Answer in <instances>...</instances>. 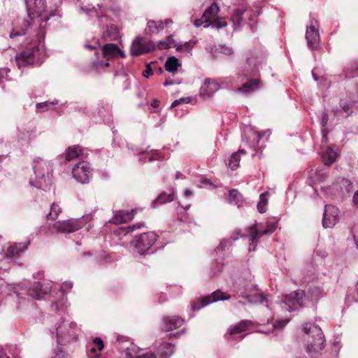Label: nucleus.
Returning a JSON list of instances; mask_svg holds the SVG:
<instances>
[{
  "instance_id": "obj_22",
  "label": "nucleus",
  "mask_w": 358,
  "mask_h": 358,
  "mask_svg": "<svg viewBox=\"0 0 358 358\" xmlns=\"http://www.w3.org/2000/svg\"><path fill=\"white\" fill-rule=\"evenodd\" d=\"M135 214V210H132L131 211H117L113 216L111 220V222L114 224H121L124 222H127L128 221H131Z\"/></svg>"
},
{
  "instance_id": "obj_64",
  "label": "nucleus",
  "mask_w": 358,
  "mask_h": 358,
  "mask_svg": "<svg viewBox=\"0 0 358 358\" xmlns=\"http://www.w3.org/2000/svg\"><path fill=\"white\" fill-rule=\"evenodd\" d=\"M158 106V101L157 100H154L152 103V107H157Z\"/></svg>"
},
{
  "instance_id": "obj_60",
  "label": "nucleus",
  "mask_w": 358,
  "mask_h": 358,
  "mask_svg": "<svg viewBox=\"0 0 358 358\" xmlns=\"http://www.w3.org/2000/svg\"><path fill=\"white\" fill-rule=\"evenodd\" d=\"M179 101H180V103H189L191 101V99H190V97L180 98L179 99Z\"/></svg>"
},
{
  "instance_id": "obj_25",
  "label": "nucleus",
  "mask_w": 358,
  "mask_h": 358,
  "mask_svg": "<svg viewBox=\"0 0 358 358\" xmlns=\"http://www.w3.org/2000/svg\"><path fill=\"white\" fill-rule=\"evenodd\" d=\"M29 243V241H27L24 243H19L10 245L6 250V255L8 257H13L18 255L20 252H23L27 248Z\"/></svg>"
},
{
  "instance_id": "obj_7",
  "label": "nucleus",
  "mask_w": 358,
  "mask_h": 358,
  "mask_svg": "<svg viewBox=\"0 0 358 358\" xmlns=\"http://www.w3.org/2000/svg\"><path fill=\"white\" fill-rule=\"evenodd\" d=\"M277 227V223L275 222H267L265 229H262V224H254L248 229V234L247 236L249 238V241L251 242L252 248L250 247V250H254L255 249V243H257L259 238L264 235L272 234L275 228Z\"/></svg>"
},
{
  "instance_id": "obj_44",
  "label": "nucleus",
  "mask_w": 358,
  "mask_h": 358,
  "mask_svg": "<svg viewBox=\"0 0 358 358\" xmlns=\"http://www.w3.org/2000/svg\"><path fill=\"white\" fill-rule=\"evenodd\" d=\"M73 287V283L71 281H66L60 286V291L62 294L68 292Z\"/></svg>"
},
{
  "instance_id": "obj_46",
  "label": "nucleus",
  "mask_w": 358,
  "mask_h": 358,
  "mask_svg": "<svg viewBox=\"0 0 358 358\" xmlns=\"http://www.w3.org/2000/svg\"><path fill=\"white\" fill-rule=\"evenodd\" d=\"M220 52L227 56H231L234 54V50L231 47L222 45L220 47Z\"/></svg>"
},
{
  "instance_id": "obj_20",
  "label": "nucleus",
  "mask_w": 358,
  "mask_h": 358,
  "mask_svg": "<svg viewBox=\"0 0 358 358\" xmlns=\"http://www.w3.org/2000/svg\"><path fill=\"white\" fill-rule=\"evenodd\" d=\"M102 55L107 60H109L117 55H120L121 57L124 56V53L117 45L113 43H107L102 47Z\"/></svg>"
},
{
  "instance_id": "obj_45",
  "label": "nucleus",
  "mask_w": 358,
  "mask_h": 358,
  "mask_svg": "<svg viewBox=\"0 0 358 358\" xmlns=\"http://www.w3.org/2000/svg\"><path fill=\"white\" fill-rule=\"evenodd\" d=\"M316 180L319 182H322L326 180L327 175L323 170L317 171L315 173Z\"/></svg>"
},
{
  "instance_id": "obj_62",
  "label": "nucleus",
  "mask_w": 358,
  "mask_h": 358,
  "mask_svg": "<svg viewBox=\"0 0 358 358\" xmlns=\"http://www.w3.org/2000/svg\"><path fill=\"white\" fill-rule=\"evenodd\" d=\"M184 195L187 197L192 195V192L189 189H186L184 192Z\"/></svg>"
},
{
  "instance_id": "obj_26",
  "label": "nucleus",
  "mask_w": 358,
  "mask_h": 358,
  "mask_svg": "<svg viewBox=\"0 0 358 358\" xmlns=\"http://www.w3.org/2000/svg\"><path fill=\"white\" fill-rule=\"evenodd\" d=\"M181 66L179 59L175 56L169 57L165 62V70L171 73H176L178 69Z\"/></svg>"
},
{
  "instance_id": "obj_3",
  "label": "nucleus",
  "mask_w": 358,
  "mask_h": 358,
  "mask_svg": "<svg viewBox=\"0 0 358 358\" xmlns=\"http://www.w3.org/2000/svg\"><path fill=\"white\" fill-rule=\"evenodd\" d=\"M303 345L308 353H318L324 347V336L322 329L315 324H305L303 325Z\"/></svg>"
},
{
  "instance_id": "obj_47",
  "label": "nucleus",
  "mask_w": 358,
  "mask_h": 358,
  "mask_svg": "<svg viewBox=\"0 0 358 358\" xmlns=\"http://www.w3.org/2000/svg\"><path fill=\"white\" fill-rule=\"evenodd\" d=\"M57 103H54V102H49V101H45V102H42V103H38L36 104V108L38 109H41L43 110V111L46 110H47V108L49 106H53V105H55Z\"/></svg>"
},
{
  "instance_id": "obj_37",
  "label": "nucleus",
  "mask_w": 358,
  "mask_h": 358,
  "mask_svg": "<svg viewBox=\"0 0 358 358\" xmlns=\"http://www.w3.org/2000/svg\"><path fill=\"white\" fill-rule=\"evenodd\" d=\"M242 201L241 194L236 189H231L229 194V202L231 204L239 205Z\"/></svg>"
},
{
  "instance_id": "obj_28",
  "label": "nucleus",
  "mask_w": 358,
  "mask_h": 358,
  "mask_svg": "<svg viewBox=\"0 0 358 358\" xmlns=\"http://www.w3.org/2000/svg\"><path fill=\"white\" fill-rule=\"evenodd\" d=\"M252 324L250 320H243L237 325L229 329L228 333L231 336H234L236 334L241 333L248 329V328Z\"/></svg>"
},
{
  "instance_id": "obj_30",
  "label": "nucleus",
  "mask_w": 358,
  "mask_h": 358,
  "mask_svg": "<svg viewBox=\"0 0 358 358\" xmlns=\"http://www.w3.org/2000/svg\"><path fill=\"white\" fill-rule=\"evenodd\" d=\"M119 37L118 29L115 25H110L103 33V38L105 41H115Z\"/></svg>"
},
{
  "instance_id": "obj_19",
  "label": "nucleus",
  "mask_w": 358,
  "mask_h": 358,
  "mask_svg": "<svg viewBox=\"0 0 358 358\" xmlns=\"http://www.w3.org/2000/svg\"><path fill=\"white\" fill-rule=\"evenodd\" d=\"M220 87V85L210 80H206L200 89V95L203 98H209Z\"/></svg>"
},
{
  "instance_id": "obj_54",
  "label": "nucleus",
  "mask_w": 358,
  "mask_h": 358,
  "mask_svg": "<svg viewBox=\"0 0 358 358\" xmlns=\"http://www.w3.org/2000/svg\"><path fill=\"white\" fill-rule=\"evenodd\" d=\"M152 74V68L150 67V66L149 64H148L146 66V69L143 72V76L145 77V78H148L150 75Z\"/></svg>"
},
{
  "instance_id": "obj_61",
  "label": "nucleus",
  "mask_w": 358,
  "mask_h": 358,
  "mask_svg": "<svg viewBox=\"0 0 358 358\" xmlns=\"http://www.w3.org/2000/svg\"><path fill=\"white\" fill-rule=\"evenodd\" d=\"M180 104V101H179V99H177V100H175L172 103H171V107H175L178 105Z\"/></svg>"
},
{
  "instance_id": "obj_16",
  "label": "nucleus",
  "mask_w": 358,
  "mask_h": 358,
  "mask_svg": "<svg viewBox=\"0 0 358 358\" xmlns=\"http://www.w3.org/2000/svg\"><path fill=\"white\" fill-rule=\"evenodd\" d=\"M339 220V210L332 205L324 207L322 225L324 228H332Z\"/></svg>"
},
{
  "instance_id": "obj_29",
  "label": "nucleus",
  "mask_w": 358,
  "mask_h": 358,
  "mask_svg": "<svg viewBox=\"0 0 358 358\" xmlns=\"http://www.w3.org/2000/svg\"><path fill=\"white\" fill-rule=\"evenodd\" d=\"M174 199V192L173 191H170V192H162L161 193L158 197L153 201V206L157 207L159 205L166 203L167 202H171Z\"/></svg>"
},
{
  "instance_id": "obj_33",
  "label": "nucleus",
  "mask_w": 358,
  "mask_h": 358,
  "mask_svg": "<svg viewBox=\"0 0 358 358\" xmlns=\"http://www.w3.org/2000/svg\"><path fill=\"white\" fill-rule=\"evenodd\" d=\"M176 46L177 43L173 40L172 36H169L164 41H159L157 45L159 50H165Z\"/></svg>"
},
{
  "instance_id": "obj_36",
  "label": "nucleus",
  "mask_w": 358,
  "mask_h": 358,
  "mask_svg": "<svg viewBox=\"0 0 358 358\" xmlns=\"http://www.w3.org/2000/svg\"><path fill=\"white\" fill-rule=\"evenodd\" d=\"M243 8L236 9L231 17V20L234 23V29H236L241 27L242 22L241 15L244 13Z\"/></svg>"
},
{
  "instance_id": "obj_35",
  "label": "nucleus",
  "mask_w": 358,
  "mask_h": 358,
  "mask_svg": "<svg viewBox=\"0 0 358 358\" xmlns=\"http://www.w3.org/2000/svg\"><path fill=\"white\" fill-rule=\"evenodd\" d=\"M258 80H251L238 89L239 92L248 93L258 88Z\"/></svg>"
},
{
  "instance_id": "obj_24",
  "label": "nucleus",
  "mask_w": 358,
  "mask_h": 358,
  "mask_svg": "<svg viewBox=\"0 0 358 358\" xmlns=\"http://www.w3.org/2000/svg\"><path fill=\"white\" fill-rule=\"evenodd\" d=\"M241 296L243 298H247L250 303H260L263 306L269 308L268 295H264L263 294L244 295L243 294H241Z\"/></svg>"
},
{
  "instance_id": "obj_8",
  "label": "nucleus",
  "mask_w": 358,
  "mask_h": 358,
  "mask_svg": "<svg viewBox=\"0 0 358 358\" xmlns=\"http://www.w3.org/2000/svg\"><path fill=\"white\" fill-rule=\"evenodd\" d=\"M85 223L81 219H69L63 221H57L49 226L52 232L72 233L84 226Z\"/></svg>"
},
{
  "instance_id": "obj_53",
  "label": "nucleus",
  "mask_w": 358,
  "mask_h": 358,
  "mask_svg": "<svg viewBox=\"0 0 358 358\" xmlns=\"http://www.w3.org/2000/svg\"><path fill=\"white\" fill-rule=\"evenodd\" d=\"M161 157L160 154L158 151H155L152 155L150 156L148 158L149 162H152L155 159H157Z\"/></svg>"
},
{
  "instance_id": "obj_18",
  "label": "nucleus",
  "mask_w": 358,
  "mask_h": 358,
  "mask_svg": "<svg viewBox=\"0 0 358 358\" xmlns=\"http://www.w3.org/2000/svg\"><path fill=\"white\" fill-rule=\"evenodd\" d=\"M182 318L178 316L164 317L162 319V330L170 331L180 327L183 324Z\"/></svg>"
},
{
  "instance_id": "obj_51",
  "label": "nucleus",
  "mask_w": 358,
  "mask_h": 358,
  "mask_svg": "<svg viewBox=\"0 0 358 358\" xmlns=\"http://www.w3.org/2000/svg\"><path fill=\"white\" fill-rule=\"evenodd\" d=\"M227 241L226 240H222L220 241L219 245L216 248V251L218 252V251H222L224 248L227 246Z\"/></svg>"
},
{
  "instance_id": "obj_41",
  "label": "nucleus",
  "mask_w": 358,
  "mask_h": 358,
  "mask_svg": "<svg viewBox=\"0 0 358 358\" xmlns=\"http://www.w3.org/2000/svg\"><path fill=\"white\" fill-rule=\"evenodd\" d=\"M161 353L166 356L169 357L173 353L174 347L171 343H164L160 346Z\"/></svg>"
},
{
  "instance_id": "obj_32",
  "label": "nucleus",
  "mask_w": 358,
  "mask_h": 358,
  "mask_svg": "<svg viewBox=\"0 0 358 358\" xmlns=\"http://www.w3.org/2000/svg\"><path fill=\"white\" fill-rule=\"evenodd\" d=\"M262 58L255 57L252 55H250V57H248L246 59V62L250 67L251 71L254 72L258 70L259 66L262 63Z\"/></svg>"
},
{
  "instance_id": "obj_1",
  "label": "nucleus",
  "mask_w": 358,
  "mask_h": 358,
  "mask_svg": "<svg viewBox=\"0 0 358 358\" xmlns=\"http://www.w3.org/2000/svg\"><path fill=\"white\" fill-rule=\"evenodd\" d=\"M27 17L22 20V24L18 20L15 28L10 34L11 38L15 36H23L26 30L34 24L38 25L41 29V34H43L44 23H46L51 16L54 15L52 11H48L46 9L45 0H24Z\"/></svg>"
},
{
  "instance_id": "obj_10",
  "label": "nucleus",
  "mask_w": 358,
  "mask_h": 358,
  "mask_svg": "<svg viewBox=\"0 0 358 358\" xmlns=\"http://www.w3.org/2000/svg\"><path fill=\"white\" fill-rule=\"evenodd\" d=\"M39 48L33 45L30 48L27 49L15 56V61L17 66L20 69L22 66L34 64L38 59Z\"/></svg>"
},
{
  "instance_id": "obj_15",
  "label": "nucleus",
  "mask_w": 358,
  "mask_h": 358,
  "mask_svg": "<svg viewBox=\"0 0 358 358\" xmlns=\"http://www.w3.org/2000/svg\"><path fill=\"white\" fill-rule=\"evenodd\" d=\"M155 49L154 43L142 37L136 38L131 45L130 52L133 56H139Z\"/></svg>"
},
{
  "instance_id": "obj_13",
  "label": "nucleus",
  "mask_w": 358,
  "mask_h": 358,
  "mask_svg": "<svg viewBox=\"0 0 358 358\" xmlns=\"http://www.w3.org/2000/svg\"><path fill=\"white\" fill-rule=\"evenodd\" d=\"M306 38L308 46L310 48L314 49L318 46L320 41L319 24L318 22L313 17L310 18L308 24L306 26Z\"/></svg>"
},
{
  "instance_id": "obj_21",
  "label": "nucleus",
  "mask_w": 358,
  "mask_h": 358,
  "mask_svg": "<svg viewBox=\"0 0 358 358\" xmlns=\"http://www.w3.org/2000/svg\"><path fill=\"white\" fill-rule=\"evenodd\" d=\"M169 23H172V20L170 19H166L164 21L149 20L145 31L148 34L152 35L163 29L164 26Z\"/></svg>"
},
{
  "instance_id": "obj_17",
  "label": "nucleus",
  "mask_w": 358,
  "mask_h": 358,
  "mask_svg": "<svg viewBox=\"0 0 358 358\" xmlns=\"http://www.w3.org/2000/svg\"><path fill=\"white\" fill-rule=\"evenodd\" d=\"M119 351L122 354V358H153L154 355L151 352L143 355H138V350L134 345L126 343L124 346H120Z\"/></svg>"
},
{
  "instance_id": "obj_43",
  "label": "nucleus",
  "mask_w": 358,
  "mask_h": 358,
  "mask_svg": "<svg viewBox=\"0 0 358 358\" xmlns=\"http://www.w3.org/2000/svg\"><path fill=\"white\" fill-rule=\"evenodd\" d=\"M87 14H89L90 16L95 15L98 18L100 25L103 24L105 21L108 20L106 15H99L97 11L95 10H88Z\"/></svg>"
},
{
  "instance_id": "obj_12",
  "label": "nucleus",
  "mask_w": 358,
  "mask_h": 358,
  "mask_svg": "<svg viewBox=\"0 0 358 358\" xmlns=\"http://www.w3.org/2000/svg\"><path fill=\"white\" fill-rule=\"evenodd\" d=\"M78 328L74 322H62L57 328L56 334L59 340L70 342L76 338Z\"/></svg>"
},
{
  "instance_id": "obj_9",
  "label": "nucleus",
  "mask_w": 358,
  "mask_h": 358,
  "mask_svg": "<svg viewBox=\"0 0 358 358\" xmlns=\"http://www.w3.org/2000/svg\"><path fill=\"white\" fill-rule=\"evenodd\" d=\"M72 176L81 184H87L92 177V169L84 161L79 162L72 169Z\"/></svg>"
},
{
  "instance_id": "obj_6",
  "label": "nucleus",
  "mask_w": 358,
  "mask_h": 358,
  "mask_svg": "<svg viewBox=\"0 0 358 358\" xmlns=\"http://www.w3.org/2000/svg\"><path fill=\"white\" fill-rule=\"evenodd\" d=\"M313 299V296H309L304 291L299 289L284 296L282 308L291 312L298 307L307 306L308 302Z\"/></svg>"
},
{
  "instance_id": "obj_39",
  "label": "nucleus",
  "mask_w": 358,
  "mask_h": 358,
  "mask_svg": "<svg viewBox=\"0 0 358 358\" xmlns=\"http://www.w3.org/2000/svg\"><path fill=\"white\" fill-rule=\"evenodd\" d=\"M61 213V208L57 203H52L50 206V211L47 217L50 220H55Z\"/></svg>"
},
{
  "instance_id": "obj_50",
  "label": "nucleus",
  "mask_w": 358,
  "mask_h": 358,
  "mask_svg": "<svg viewBox=\"0 0 358 358\" xmlns=\"http://www.w3.org/2000/svg\"><path fill=\"white\" fill-rule=\"evenodd\" d=\"M95 355H99V358H101V354L96 352V347H92L88 352V358H94Z\"/></svg>"
},
{
  "instance_id": "obj_56",
  "label": "nucleus",
  "mask_w": 358,
  "mask_h": 358,
  "mask_svg": "<svg viewBox=\"0 0 358 358\" xmlns=\"http://www.w3.org/2000/svg\"><path fill=\"white\" fill-rule=\"evenodd\" d=\"M181 83V81H175V80H166L164 83V86L166 87V86H169V85H174V84H180Z\"/></svg>"
},
{
  "instance_id": "obj_14",
  "label": "nucleus",
  "mask_w": 358,
  "mask_h": 358,
  "mask_svg": "<svg viewBox=\"0 0 358 358\" xmlns=\"http://www.w3.org/2000/svg\"><path fill=\"white\" fill-rule=\"evenodd\" d=\"M231 298V296L225 292H223L220 290H216L213 292L210 295L204 296L199 301L194 302L192 303V310H199L203 307L208 306L210 303L216 302L217 301L222 300H227Z\"/></svg>"
},
{
  "instance_id": "obj_48",
  "label": "nucleus",
  "mask_w": 358,
  "mask_h": 358,
  "mask_svg": "<svg viewBox=\"0 0 358 358\" xmlns=\"http://www.w3.org/2000/svg\"><path fill=\"white\" fill-rule=\"evenodd\" d=\"M340 182L343 186H345L347 192H350V191H352V182L350 180L345 178H341L340 179Z\"/></svg>"
},
{
  "instance_id": "obj_58",
  "label": "nucleus",
  "mask_w": 358,
  "mask_h": 358,
  "mask_svg": "<svg viewBox=\"0 0 358 358\" xmlns=\"http://www.w3.org/2000/svg\"><path fill=\"white\" fill-rule=\"evenodd\" d=\"M352 201L355 206L358 204V190L354 194Z\"/></svg>"
},
{
  "instance_id": "obj_40",
  "label": "nucleus",
  "mask_w": 358,
  "mask_h": 358,
  "mask_svg": "<svg viewBox=\"0 0 358 358\" xmlns=\"http://www.w3.org/2000/svg\"><path fill=\"white\" fill-rule=\"evenodd\" d=\"M347 300L348 301H358V282L355 287L350 289L347 295Z\"/></svg>"
},
{
  "instance_id": "obj_11",
  "label": "nucleus",
  "mask_w": 358,
  "mask_h": 358,
  "mask_svg": "<svg viewBox=\"0 0 358 358\" xmlns=\"http://www.w3.org/2000/svg\"><path fill=\"white\" fill-rule=\"evenodd\" d=\"M157 240L154 232L144 233L134 241L133 244L139 255H143L148 251Z\"/></svg>"
},
{
  "instance_id": "obj_34",
  "label": "nucleus",
  "mask_w": 358,
  "mask_h": 358,
  "mask_svg": "<svg viewBox=\"0 0 358 358\" xmlns=\"http://www.w3.org/2000/svg\"><path fill=\"white\" fill-rule=\"evenodd\" d=\"M196 41L191 40L187 42H185L183 44L178 45L177 43V46L175 48L176 49V51L178 52L191 53V51L196 45Z\"/></svg>"
},
{
  "instance_id": "obj_27",
  "label": "nucleus",
  "mask_w": 358,
  "mask_h": 358,
  "mask_svg": "<svg viewBox=\"0 0 358 358\" xmlns=\"http://www.w3.org/2000/svg\"><path fill=\"white\" fill-rule=\"evenodd\" d=\"M338 157V154L331 148L327 147L322 154L324 163L327 166L333 164Z\"/></svg>"
},
{
  "instance_id": "obj_63",
  "label": "nucleus",
  "mask_w": 358,
  "mask_h": 358,
  "mask_svg": "<svg viewBox=\"0 0 358 358\" xmlns=\"http://www.w3.org/2000/svg\"><path fill=\"white\" fill-rule=\"evenodd\" d=\"M0 358H10L9 356L4 354L3 352H0Z\"/></svg>"
},
{
  "instance_id": "obj_59",
  "label": "nucleus",
  "mask_w": 358,
  "mask_h": 358,
  "mask_svg": "<svg viewBox=\"0 0 358 358\" xmlns=\"http://www.w3.org/2000/svg\"><path fill=\"white\" fill-rule=\"evenodd\" d=\"M143 224H141V225H138V226L136 224H134L132 226H130L129 227V229H130V231H133L137 229H140L141 227V226H143Z\"/></svg>"
},
{
  "instance_id": "obj_31",
  "label": "nucleus",
  "mask_w": 358,
  "mask_h": 358,
  "mask_svg": "<svg viewBox=\"0 0 358 358\" xmlns=\"http://www.w3.org/2000/svg\"><path fill=\"white\" fill-rule=\"evenodd\" d=\"M245 155L246 152L245 150H238V152H234L231 155L229 161V166L232 169H236L239 166L240 162V155Z\"/></svg>"
},
{
  "instance_id": "obj_2",
  "label": "nucleus",
  "mask_w": 358,
  "mask_h": 358,
  "mask_svg": "<svg viewBox=\"0 0 358 358\" xmlns=\"http://www.w3.org/2000/svg\"><path fill=\"white\" fill-rule=\"evenodd\" d=\"M22 289L20 285H8L3 280L0 279V294H7L8 295L15 294L17 298L22 297L21 295L26 294L34 299H41L43 295L49 293L51 289V285L49 283L42 285L39 282H35L28 289L24 292L20 291Z\"/></svg>"
},
{
  "instance_id": "obj_52",
  "label": "nucleus",
  "mask_w": 358,
  "mask_h": 358,
  "mask_svg": "<svg viewBox=\"0 0 358 358\" xmlns=\"http://www.w3.org/2000/svg\"><path fill=\"white\" fill-rule=\"evenodd\" d=\"M328 122V115L326 113H323L321 117V125L322 127H325Z\"/></svg>"
},
{
  "instance_id": "obj_57",
  "label": "nucleus",
  "mask_w": 358,
  "mask_h": 358,
  "mask_svg": "<svg viewBox=\"0 0 358 358\" xmlns=\"http://www.w3.org/2000/svg\"><path fill=\"white\" fill-rule=\"evenodd\" d=\"M341 106H342V108H343V111H344V112H345V113H347V114H348V115H347V116L350 115V114L351 113V112H350V113H349V111H348V110H349V106H348V104H346V103H343V104H342V105H341Z\"/></svg>"
},
{
  "instance_id": "obj_5",
  "label": "nucleus",
  "mask_w": 358,
  "mask_h": 358,
  "mask_svg": "<svg viewBox=\"0 0 358 358\" xmlns=\"http://www.w3.org/2000/svg\"><path fill=\"white\" fill-rule=\"evenodd\" d=\"M220 10L219 7L215 4L213 3L209 6L203 13L202 17L200 19L196 20L194 24L199 27L205 23L204 27L208 28L212 27L217 29L223 28L227 25V22L224 18L217 17V15Z\"/></svg>"
},
{
  "instance_id": "obj_49",
  "label": "nucleus",
  "mask_w": 358,
  "mask_h": 358,
  "mask_svg": "<svg viewBox=\"0 0 358 358\" xmlns=\"http://www.w3.org/2000/svg\"><path fill=\"white\" fill-rule=\"evenodd\" d=\"M94 343L95 345V346L99 350H101L103 347H104V345H103V341L99 338H96L94 339Z\"/></svg>"
},
{
  "instance_id": "obj_23",
  "label": "nucleus",
  "mask_w": 358,
  "mask_h": 358,
  "mask_svg": "<svg viewBox=\"0 0 358 358\" xmlns=\"http://www.w3.org/2000/svg\"><path fill=\"white\" fill-rule=\"evenodd\" d=\"M84 155V151L83 148L79 145H73L68 148L65 152V159L67 161H71L83 157Z\"/></svg>"
},
{
  "instance_id": "obj_55",
  "label": "nucleus",
  "mask_w": 358,
  "mask_h": 358,
  "mask_svg": "<svg viewBox=\"0 0 358 358\" xmlns=\"http://www.w3.org/2000/svg\"><path fill=\"white\" fill-rule=\"evenodd\" d=\"M93 65L97 70H99L103 68V62L97 60L94 62Z\"/></svg>"
},
{
  "instance_id": "obj_4",
  "label": "nucleus",
  "mask_w": 358,
  "mask_h": 358,
  "mask_svg": "<svg viewBox=\"0 0 358 358\" xmlns=\"http://www.w3.org/2000/svg\"><path fill=\"white\" fill-rule=\"evenodd\" d=\"M33 169L34 178L30 179V185L38 189H47L50 185L52 164L44 159L38 157L34 161Z\"/></svg>"
},
{
  "instance_id": "obj_42",
  "label": "nucleus",
  "mask_w": 358,
  "mask_h": 358,
  "mask_svg": "<svg viewBox=\"0 0 358 358\" xmlns=\"http://www.w3.org/2000/svg\"><path fill=\"white\" fill-rule=\"evenodd\" d=\"M289 319L280 320H278L275 322L273 323V331H281L289 322Z\"/></svg>"
},
{
  "instance_id": "obj_38",
  "label": "nucleus",
  "mask_w": 358,
  "mask_h": 358,
  "mask_svg": "<svg viewBox=\"0 0 358 358\" xmlns=\"http://www.w3.org/2000/svg\"><path fill=\"white\" fill-rule=\"evenodd\" d=\"M267 196L268 193L266 192L262 194L259 196V201L257 205V208L261 213H264L266 211V206L268 203Z\"/></svg>"
}]
</instances>
